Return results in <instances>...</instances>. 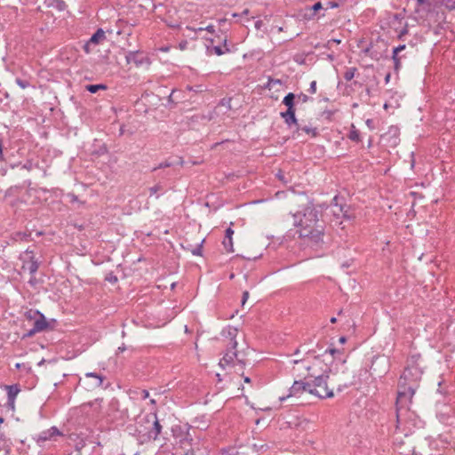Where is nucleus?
<instances>
[{
    "mask_svg": "<svg viewBox=\"0 0 455 455\" xmlns=\"http://www.w3.org/2000/svg\"><path fill=\"white\" fill-rule=\"evenodd\" d=\"M192 441H193L192 437L190 436L188 432H187L184 439L180 440V443L185 448L187 445L191 446V442Z\"/></svg>",
    "mask_w": 455,
    "mask_h": 455,
    "instance_id": "obj_30",
    "label": "nucleus"
},
{
    "mask_svg": "<svg viewBox=\"0 0 455 455\" xmlns=\"http://www.w3.org/2000/svg\"><path fill=\"white\" fill-rule=\"evenodd\" d=\"M346 340H347L346 337H340L339 338V342L342 343V344L345 343Z\"/></svg>",
    "mask_w": 455,
    "mask_h": 455,
    "instance_id": "obj_59",
    "label": "nucleus"
},
{
    "mask_svg": "<svg viewBox=\"0 0 455 455\" xmlns=\"http://www.w3.org/2000/svg\"><path fill=\"white\" fill-rule=\"evenodd\" d=\"M324 353L325 354L329 353V354L334 355L335 354L339 353V351L338 349H336V348H328V349L325 350Z\"/></svg>",
    "mask_w": 455,
    "mask_h": 455,
    "instance_id": "obj_51",
    "label": "nucleus"
},
{
    "mask_svg": "<svg viewBox=\"0 0 455 455\" xmlns=\"http://www.w3.org/2000/svg\"><path fill=\"white\" fill-rule=\"evenodd\" d=\"M21 168L27 171H31L33 169V164L31 161H27L24 164H22Z\"/></svg>",
    "mask_w": 455,
    "mask_h": 455,
    "instance_id": "obj_43",
    "label": "nucleus"
},
{
    "mask_svg": "<svg viewBox=\"0 0 455 455\" xmlns=\"http://www.w3.org/2000/svg\"><path fill=\"white\" fill-rule=\"evenodd\" d=\"M431 4L428 0H416L415 12L420 18L424 17V13L429 12Z\"/></svg>",
    "mask_w": 455,
    "mask_h": 455,
    "instance_id": "obj_13",
    "label": "nucleus"
},
{
    "mask_svg": "<svg viewBox=\"0 0 455 455\" xmlns=\"http://www.w3.org/2000/svg\"><path fill=\"white\" fill-rule=\"evenodd\" d=\"M356 68H347L345 73H344V78L346 81H350L354 78L355 76V74L356 72Z\"/></svg>",
    "mask_w": 455,
    "mask_h": 455,
    "instance_id": "obj_26",
    "label": "nucleus"
},
{
    "mask_svg": "<svg viewBox=\"0 0 455 455\" xmlns=\"http://www.w3.org/2000/svg\"><path fill=\"white\" fill-rule=\"evenodd\" d=\"M392 60L394 61V68L395 71H398L401 67V58L397 55L392 54Z\"/></svg>",
    "mask_w": 455,
    "mask_h": 455,
    "instance_id": "obj_31",
    "label": "nucleus"
},
{
    "mask_svg": "<svg viewBox=\"0 0 455 455\" xmlns=\"http://www.w3.org/2000/svg\"><path fill=\"white\" fill-rule=\"evenodd\" d=\"M220 365L222 368L225 367H233L235 368V371L239 373L243 371L244 362L243 359L238 358V354L236 347L235 349H230V346H227V350L224 356L220 361ZM243 375V372H241Z\"/></svg>",
    "mask_w": 455,
    "mask_h": 455,
    "instance_id": "obj_6",
    "label": "nucleus"
},
{
    "mask_svg": "<svg viewBox=\"0 0 455 455\" xmlns=\"http://www.w3.org/2000/svg\"><path fill=\"white\" fill-rule=\"evenodd\" d=\"M126 349L125 346L123 345L117 348L116 354L122 353Z\"/></svg>",
    "mask_w": 455,
    "mask_h": 455,
    "instance_id": "obj_57",
    "label": "nucleus"
},
{
    "mask_svg": "<svg viewBox=\"0 0 455 455\" xmlns=\"http://www.w3.org/2000/svg\"><path fill=\"white\" fill-rule=\"evenodd\" d=\"M297 98H298V101H300L302 103H306V102H307L310 100V98L307 95L304 94V93L299 94L297 96Z\"/></svg>",
    "mask_w": 455,
    "mask_h": 455,
    "instance_id": "obj_38",
    "label": "nucleus"
},
{
    "mask_svg": "<svg viewBox=\"0 0 455 455\" xmlns=\"http://www.w3.org/2000/svg\"><path fill=\"white\" fill-rule=\"evenodd\" d=\"M390 76H391V75H390L389 73H388V74H387V76H386V77H385V83H386V84H387V83L389 82V80H390Z\"/></svg>",
    "mask_w": 455,
    "mask_h": 455,
    "instance_id": "obj_58",
    "label": "nucleus"
},
{
    "mask_svg": "<svg viewBox=\"0 0 455 455\" xmlns=\"http://www.w3.org/2000/svg\"><path fill=\"white\" fill-rule=\"evenodd\" d=\"M339 196H336L333 197L332 202H331V206L338 208V210L339 209L340 205H342L341 204L339 203Z\"/></svg>",
    "mask_w": 455,
    "mask_h": 455,
    "instance_id": "obj_42",
    "label": "nucleus"
},
{
    "mask_svg": "<svg viewBox=\"0 0 455 455\" xmlns=\"http://www.w3.org/2000/svg\"><path fill=\"white\" fill-rule=\"evenodd\" d=\"M299 236L307 240V243L311 245H318L323 242V226L316 225L309 229H299Z\"/></svg>",
    "mask_w": 455,
    "mask_h": 455,
    "instance_id": "obj_7",
    "label": "nucleus"
},
{
    "mask_svg": "<svg viewBox=\"0 0 455 455\" xmlns=\"http://www.w3.org/2000/svg\"><path fill=\"white\" fill-rule=\"evenodd\" d=\"M213 39H211V44L206 45V51L208 54H216L218 56L223 55L225 53L230 52V47H226L223 49V47L219 45H213Z\"/></svg>",
    "mask_w": 455,
    "mask_h": 455,
    "instance_id": "obj_12",
    "label": "nucleus"
},
{
    "mask_svg": "<svg viewBox=\"0 0 455 455\" xmlns=\"http://www.w3.org/2000/svg\"><path fill=\"white\" fill-rule=\"evenodd\" d=\"M49 6H52L59 11L66 9L67 4L63 0H49Z\"/></svg>",
    "mask_w": 455,
    "mask_h": 455,
    "instance_id": "obj_20",
    "label": "nucleus"
},
{
    "mask_svg": "<svg viewBox=\"0 0 455 455\" xmlns=\"http://www.w3.org/2000/svg\"><path fill=\"white\" fill-rule=\"evenodd\" d=\"M143 420L149 424L147 427V433L140 436L141 442L156 441L162 433L163 427L160 424L156 413H149L146 415Z\"/></svg>",
    "mask_w": 455,
    "mask_h": 455,
    "instance_id": "obj_5",
    "label": "nucleus"
},
{
    "mask_svg": "<svg viewBox=\"0 0 455 455\" xmlns=\"http://www.w3.org/2000/svg\"><path fill=\"white\" fill-rule=\"evenodd\" d=\"M308 92L312 94L315 93L316 92V82L315 81H312L311 84H310V87L308 89Z\"/></svg>",
    "mask_w": 455,
    "mask_h": 455,
    "instance_id": "obj_44",
    "label": "nucleus"
},
{
    "mask_svg": "<svg viewBox=\"0 0 455 455\" xmlns=\"http://www.w3.org/2000/svg\"><path fill=\"white\" fill-rule=\"evenodd\" d=\"M336 322H337L336 317H331V323H335Z\"/></svg>",
    "mask_w": 455,
    "mask_h": 455,
    "instance_id": "obj_62",
    "label": "nucleus"
},
{
    "mask_svg": "<svg viewBox=\"0 0 455 455\" xmlns=\"http://www.w3.org/2000/svg\"><path fill=\"white\" fill-rule=\"evenodd\" d=\"M300 353V349L299 348H297L295 351H294V355H297Z\"/></svg>",
    "mask_w": 455,
    "mask_h": 455,
    "instance_id": "obj_61",
    "label": "nucleus"
},
{
    "mask_svg": "<svg viewBox=\"0 0 455 455\" xmlns=\"http://www.w3.org/2000/svg\"><path fill=\"white\" fill-rule=\"evenodd\" d=\"M5 389L7 390V396H8V403L13 407L14 406V400L20 391L18 385H11V386H5Z\"/></svg>",
    "mask_w": 455,
    "mask_h": 455,
    "instance_id": "obj_15",
    "label": "nucleus"
},
{
    "mask_svg": "<svg viewBox=\"0 0 455 455\" xmlns=\"http://www.w3.org/2000/svg\"><path fill=\"white\" fill-rule=\"evenodd\" d=\"M16 84L22 89L28 88L29 86L28 81L20 78H16Z\"/></svg>",
    "mask_w": 455,
    "mask_h": 455,
    "instance_id": "obj_34",
    "label": "nucleus"
},
{
    "mask_svg": "<svg viewBox=\"0 0 455 455\" xmlns=\"http://www.w3.org/2000/svg\"><path fill=\"white\" fill-rule=\"evenodd\" d=\"M107 39L105 32L102 28L97 29V31L88 40L93 46L102 44Z\"/></svg>",
    "mask_w": 455,
    "mask_h": 455,
    "instance_id": "obj_16",
    "label": "nucleus"
},
{
    "mask_svg": "<svg viewBox=\"0 0 455 455\" xmlns=\"http://www.w3.org/2000/svg\"><path fill=\"white\" fill-rule=\"evenodd\" d=\"M56 435H60V432L56 427H52L48 430L43 431L36 437V442L38 443H44L47 440H51L52 437Z\"/></svg>",
    "mask_w": 455,
    "mask_h": 455,
    "instance_id": "obj_11",
    "label": "nucleus"
},
{
    "mask_svg": "<svg viewBox=\"0 0 455 455\" xmlns=\"http://www.w3.org/2000/svg\"><path fill=\"white\" fill-rule=\"evenodd\" d=\"M207 30L208 32L213 33L214 32V27L212 25L207 26L205 28H200L198 30Z\"/></svg>",
    "mask_w": 455,
    "mask_h": 455,
    "instance_id": "obj_53",
    "label": "nucleus"
},
{
    "mask_svg": "<svg viewBox=\"0 0 455 455\" xmlns=\"http://www.w3.org/2000/svg\"><path fill=\"white\" fill-rule=\"evenodd\" d=\"M290 363L293 365H297V364H300V363H302L303 366L306 365L305 359L304 358L299 359V356H296V359L291 360Z\"/></svg>",
    "mask_w": 455,
    "mask_h": 455,
    "instance_id": "obj_40",
    "label": "nucleus"
},
{
    "mask_svg": "<svg viewBox=\"0 0 455 455\" xmlns=\"http://www.w3.org/2000/svg\"><path fill=\"white\" fill-rule=\"evenodd\" d=\"M188 90L189 91H194L196 92H201L204 91V88H203V85H196V86H188L187 87Z\"/></svg>",
    "mask_w": 455,
    "mask_h": 455,
    "instance_id": "obj_41",
    "label": "nucleus"
},
{
    "mask_svg": "<svg viewBox=\"0 0 455 455\" xmlns=\"http://www.w3.org/2000/svg\"><path fill=\"white\" fill-rule=\"evenodd\" d=\"M306 354H307V355H313V354H314V350H311V349H310V350L307 351V353H306Z\"/></svg>",
    "mask_w": 455,
    "mask_h": 455,
    "instance_id": "obj_63",
    "label": "nucleus"
},
{
    "mask_svg": "<svg viewBox=\"0 0 455 455\" xmlns=\"http://www.w3.org/2000/svg\"><path fill=\"white\" fill-rule=\"evenodd\" d=\"M220 41L222 43V47L225 49L226 47H229V44H228L227 36H224L223 39L220 38Z\"/></svg>",
    "mask_w": 455,
    "mask_h": 455,
    "instance_id": "obj_48",
    "label": "nucleus"
},
{
    "mask_svg": "<svg viewBox=\"0 0 455 455\" xmlns=\"http://www.w3.org/2000/svg\"><path fill=\"white\" fill-rule=\"evenodd\" d=\"M85 88L91 93H96L100 89L101 90H106L107 86L102 84H88V85H86Z\"/></svg>",
    "mask_w": 455,
    "mask_h": 455,
    "instance_id": "obj_22",
    "label": "nucleus"
},
{
    "mask_svg": "<svg viewBox=\"0 0 455 455\" xmlns=\"http://www.w3.org/2000/svg\"><path fill=\"white\" fill-rule=\"evenodd\" d=\"M406 48L405 44H400L397 47L394 48L393 54L395 56L399 54V52H403Z\"/></svg>",
    "mask_w": 455,
    "mask_h": 455,
    "instance_id": "obj_39",
    "label": "nucleus"
},
{
    "mask_svg": "<svg viewBox=\"0 0 455 455\" xmlns=\"http://www.w3.org/2000/svg\"><path fill=\"white\" fill-rule=\"evenodd\" d=\"M173 448L169 445H162L158 450L157 455H175Z\"/></svg>",
    "mask_w": 455,
    "mask_h": 455,
    "instance_id": "obj_23",
    "label": "nucleus"
},
{
    "mask_svg": "<svg viewBox=\"0 0 455 455\" xmlns=\"http://www.w3.org/2000/svg\"><path fill=\"white\" fill-rule=\"evenodd\" d=\"M442 4L448 9H455V0H442Z\"/></svg>",
    "mask_w": 455,
    "mask_h": 455,
    "instance_id": "obj_33",
    "label": "nucleus"
},
{
    "mask_svg": "<svg viewBox=\"0 0 455 455\" xmlns=\"http://www.w3.org/2000/svg\"><path fill=\"white\" fill-rule=\"evenodd\" d=\"M234 234V230L231 228L226 229V239H231Z\"/></svg>",
    "mask_w": 455,
    "mask_h": 455,
    "instance_id": "obj_46",
    "label": "nucleus"
},
{
    "mask_svg": "<svg viewBox=\"0 0 455 455\" xmlns=\"http://www.w3.org/2000/svg\"><path fill=\"white\" fill-rule=\"evenodd\" d=\"M85 376L87 378H95L98 379V383H97V387H100L102 385V382H103V378L99 375L98 373H95V372H88L85 374Z\"/></svg>",
    "mask_w": 455,
    "mask_h": 455,
    "instance_id": "obj_28",
    "label": "nucleus"
},
{
    "mask_svg": "<svg viewBox=\"0 0 455 455\" xmlns=\"http://www.w3.org/2000/svg\"><path fill=\"white\" fill-rule=\"evenodd\" d=\"M150 403H151V404H156V400H155V399H151V400H150Z\"/></svg>",
    "mask_w": 455,
    "mask_h": 455,
    "instance_id": "obj_64",
    "label": "nucleus"
},
{
    "mask_svg": "<svg viewBox=\"0 0 455 455\" xmlns=\"http://www.w3.org/2000/svg\"><path fill=\"white\" fill-rule=\"evenodd\" d=\"M36 333L37 332L33 328H31L23 335V338H30L34 336Z\"/></svg>",
    "mask_w": 455,
    "mask_h": 455,
    "instance_id": "obj_45",
    "label": "nucleus"
},
{
    "mask_svg": "<svg viewBox=\"0 0 455 455\" xmlns=\"http://www.w3.org/2000/svg\"><path fill=\"white\" fill-rule=\"evenodd\" d=\"M423 371L417 363L416 356H411L408 366L404 369L399 379V390L397 395L413 396L419 386Z\"/></svg>",
    "mask_w": 455,
    "mask_h": 455,
    "instance_id": "obj_1",
    "label": "nucleus"
},
{
    "mask_svg": "<svg viewBox=\"0 0 455 455\" xmlns=\"http://www.w3.org/2000/svg\"><path fill=\"white\" fill-rule=\"evenodd\" d=\"M364 52L368 54L371 59L378 60V53L376 52H372L371 47H367L364 50Z\"/></svg>",
    "mask_w": 455,
    "mask_h": 455,
    "instance_id": "obj_35",
    "label": "nucleus"
},
{
    "mask_svg": "<svg viewBox=\"0 0 455 455\" xmlns=\"http://www.w3.org/2000/svg\"><path fill=\"white\" fill-rule=\"evenodd\" d=\"M41 315L39 311L34 309H29L25 312V317L28 322H34Z\"/></svg>",
    "mask_w": 455,
    "mask_h": 455,
    "instance_id": "obj_21",
    "label": "nucleus"
},
{
    "mask_svg": "<svg viewBox=\"0 0 455 455\" xmlns=\"http://www.w3.org/2000/svg\"><path fill=\"white\" fill-rule=\"evenodd\" d=\"M413 396L397 395L395 403V414L398 425H415L417 414L411 411L410 404Z\"/></svg>",
    "mask_w": 455,
    "mask_h": 455,
    "instance_id": "obj_3",
    "label": "nucleus"
},
{
    "mask_svg": "<svg viewBox=\"0 0 455 455\" xmlns=\"http://www.w3.org/2000/svg\"><path fill=\"white\" fill-rule=\"evenodd\" d=\"M292 216L293 225L300 229H309L316 225H321L318 220V212L312 204L307 205L303 212H298Z\"/></svg>",
    "mask_w": 455,
    "mask_h": 455,
    "instance_id": "obj_4",
    "label": "nucleus"
},
{
    "mask_svg": "<svg viewBox=\"0 0 455 455\" xmlns=\"http://www.w3.org/2000/svg\"><path fill=\"white\" fill-rule=\"evenodd\" d=\"M192 253L194 255H201V253H202V244H200L195 250H193Z\"/></svg>",
    "mask_w": 455,
    "mask_h": 455,
    "instance_id": "obj_47",
    "label": "nucleus"
},
{
    "mask_svg": "<svg viewBox=\"0 0 455 455\" xmlns=\"http://www.w3.org/2000/svg\"><path fill=\"white\" fill-rule=\"evenodd\" d=\"M127 63L133 62L136 66H140L143 63V58H139L138 52H129L125 56Z\"/></svg>",
    "mask_w": 455,
    "mask_h": 455,
    "instance_id": "obj_18",
    "label": "nucleus"
},
{
    "mask_svg": "<svg viewBox=\"0 0 455 455\" xmlns=\"http://www.w3.org/2000/svg\"><path fill=\"white\" fill-rule=\"evenodd\" d=\"M346 205H340L339 209V212H337L335 210H333V214L339 216V213H342L343 218L347 220H351L352 216L347 212V210H345Z\"/></svg>",
    "mask_w": 455,
    "mask_h": 455,
    "instance_id": "obj_25",
    "label": "nucleus"
},
{
    "mask_svg": "<svg viewBox=\"0 0 455 455\" xmlns=\"http://www.w3.org/2000/svg\"><path fill=\"white\" fill-rule=\"evenodd\" d=\"M266 445L265 444H253V448L255 450V452H258L259 451L262 450Z\"/></svg>",
    "mask_w": 455,
    "mask_h": 455,
    "instance_id": "obj_52",
    "label": "nucleus"
},
{
    "mask_svg": "<svg viewBox=\"0 0 455 455\" xmlns=\"http://www.w3.org/2000/svg\"><path fill=\"white\" fill-rule=\"evenodd\" d=\"M249 298V292L247 291H243V299H242V304L243 305L247 299Z\"/></svg>",
    "mask_w": 455,
    "mask_h": 455,
    "instance_id": "obj_54",
    "label": "nucleus"
},
{
    "mask_svg": "<svg viewBox=\"0 0 455 455\" xmlns=\"http://www.w3.org/2000/svg\"><path fill=\"white\" fill-rule=\"evenodd\" d=\"M314 390L311 389V386L308 384V380L305 379V376L303 379L295 380L292 386L290 387L289 395L287 397L291 396H300L303 393H315Z\"/></svg>",
    "mask_w": 455,
    "mask_h": 455,
    "instance_id": "obj_8",
    "label": "nucleus"
},
{
    "mask_svg": "<svg viewBox=\"0 0 455 455\" xmlns=\"http://www.w3.org/2000/svg\"><path fill=\"white\" fill-rule=\"evenodd\" d=\"M93 45L92 44H90L89 41H87L84 44V51L89 54L91 53L92 51H93Z\"/></svg>",
    "mask_w": 455,
    "mask_h": 455,
    "instance_id": "obj_37",
    "label": "nucleus"
},
{
    "mask_svg": "<svg viewBox=\"0 0 455 455\" xmlns=\"http://www.w3.org/2000/svg\"><path fill=\"white\" fill-rule=\"evenodd\" d=\"M299 131H303L307 134H312V136H314V137H315L317 135L316 129L315 128H311L309 126L299 127L298 125L297 126V132H299Z\"/></svg>",
    "mask_w": 455,
    "mask_h": 455,
    "instance_id": "obj_24",
    "label": "nucleus"
},
{
    "mask_svg": "<svg viewBox=\"0 0 455 455\" xmlns=\"http://www.w3.org/2000/svg\"><path fill=\"white\" fill-rule=\"evenodd\" d=\"M323 9V5L321 4V2H317L315 3L314 5L311 6V8L309 9V11L311 12V13L309 14V16H314L316 12H318L319 10Z\"/></svg>",
    "mask_w": 455,
    "mask_h": 455,
    "instance_id": "obj_29",
    "label": "nucleus"
},
{
    "mask_svg": "<svg viewBox=\"0 0 455 455\" xmlns=\"http://www.w3.org/2000/svg\"><path fill=\"white\" fill-rule=\"evenodd\" d=\"M20 259L23 261L21 269L28 270L29 274L34 277L36 273L39 264L34 259L32 251H26L23 255L20 256Z\"/></svg>",
    "mask_w": 455,
    "mask_h": 455,
    "instance_id": "obj_9",
    "label": "nucleus"
},
{
    "mask_svg": "<svg viewBox=\"0 0 455 455\" xmlns=\"http://www.w3.org/2000/svg\"><path fill=\"white\" fill-rule=\"evenodd\" d=\"M244 382L246 383H250L251 382V379L249 377H244Z\"/></svg>",
    "mask_w": 455,
    "mask_h": 455,
    "instance_id": "obj_60",
    "label": "nucleus"
},
{
    "mask_svg": "<svg viewBox=\"0 0 455 455\" xmlns=\"http://www.w3.org/2000/svg\"><path fill=\"white\" fill-rule=\"evenodd\" d=\"M0 160L3 161L4 160V153H3V144H2V141L0 140Z\"/></svg>",
    "mask_w": 455,
    "mask_h": 455,
    "instance_id": "obj_56",
    "label": "nucleus"
},
{
    "mask_svg": "<svg viewBox=\"0 0 455 455\" xmlns=\"http://www.w3.org/2000/svg\"><path fill=\"white\" fill-rule=\"evenodd\" d=\"M173 165V163L170 161H164L161 163L157 167L154 168L153 171H156V169H162V168H167Z\"/></svg>",
    "mask_w": 455,
    "mask_h": 455,
    "instance_id": "obj_36",
    "label": "nucleus"
},
{
    "mask_svg": "<svg viewBox=\"0 0 455 455\" xmlns=\"http://www.w3.org/2000/svg\"><path fill=\"white\" fill-rule=\"evenodd\" d=\"M348 138L355 142H358L360 140V133L357 130L355 129L353 126V129L350 131Z\"/></svg>",
    "mask_w": 455,
    "mask_h": 455,
    "instance_id": "obj_27",
    "label": "nucleus"
},
{
    "mask_svg": "<svg viewBox=\"0 0 455 455\" xmlns=\"http://www.w3.org/2000/svg\"><path fill=\"white\" fill-rule=\"evenodd\" d=\"M280 116L284 120V123L288 125V127H291L292 125H299L298 120L295 116V111L281 112Z\"/></svg>",
    "mask_w": 455,
    "mask_h": 455,
    "instance_id": "obj_14",
    "label": "nucleus"
},
{
    "mask_svg": "<svg viewBox=\"0 0 455 455\" xmlns=\"http://www.w3.org/2000/svg\"><path fill=\"white\" fill-rule=\"evenodd\" d=\"M304 369L307 371V374L305 375V379L308 380L311 389H315V393H310V395L322 399L333 396V391L327 386L329 371L325 370L323 373L316 374L315 372L311 371V365H304Z\"/></svg>",
    "mask_w": 455,
    "mask_h": 455,
    "instance_id": "obj_2",
    "label": "nucleus"
},
{
    "mask_svg": "<svg viewBox=\"0 0 455 455\" xmlns=\"http://www.w3.org/2000/svg\"><path fill=\"white\" fill-rule=\"evenodd\" d=\"M48 327V323L44 317V315L42 314L39 315L34 322H33V329L36 332H41L44 330H46Z\"/></svg>",
    "mask_w": 455,
    "mask_h": 455,
    "instance_id": "obj_17",
    "label": "nucleus"
},
{
    "mask_svg": "<svg viewBox=\"0 0 455 455\" xmlns=\"http://www.w3.org/2000/svg\"><path fill=\"white\" fill-rule=\"evenodd\" d=\"M295 94L292 92H289L283 100V104H284L287 107L286 111H295L294 108V100H295Z\"/></svg>",
    "mask_w": 455,
    "mask_h": 455,
    "instance_id": "obj_19",
    "label": "nucleus"
},
{
    "mask_svg": "<svg viewBox=\"0 0 455 455\" xmlns=\"http://www.w3.org/2000/svg\"><path fill=\"white\" fill-rule=\"evenodd\" d=\"M407 33H408V28H407V27H405V28H403V29L401 30V32L399 33V35H398V38H399V39H402V38L403 37V36H404V35H406Z\"/></svg>",
    "mask_w": 455,
    "mask_h": 455,
    "instance_id": "obj_50",
    "label": "nucleus"
},
{
    "mask_svg": "<svg viewBox=\"0 0 455 455\" xmlns=\"http://www.w3.org/2000/svg\"><path fill=\"white\" fill-rule=\"evenodd\" d=\"M148 396H149V393L148 390H146V389L141 390L142 399H147V398H148Z\"/></svg>",
    "mask_w": 455,
    "mask_h": 455,
    "instance_id": "obj_55",
    "label": "nucleus"
},
{
    "mask_svg": "<svg viewBox=\"0 0 455 455\" xmlns=\"http://www.w3.org/2000/svg\"><path fill=\"white\" fill-rule=\"evenodd\" d=\"M223 245L226 248V250L229 252L233 251V241L231 239H225L223 241Z\"/></svg>",
    "mask_w": 455,
    "mask_h": 455,
    "instance_id": "obj_32",
    "label": "nucleus"
},
{
    "mask_svg": "<svg viewBox=\"0 0 455 455\" xmlns=\"http://www.w3.org/2000/svg\"><path fill=\"white\" fill-rule=\"evenodd\" d=\"M238 334V329L228 326L222 330L221 335L227 339V346H230V349H235L237 347L236 336Z\"/></svg>",
    "mask_w": 455,
    "mask_h": 455,
    "instance_id": "obj_10",
    "label": "nucleus"
},
{
    "mask_svg": "<svg viewBox=\"0 0 455 455\" xmlns=\"http://www.w3.org/2000/svg\"><path fill=\"white\" fill-rule=\"evenodd\" d=\"M159 189H160L159 186H154V187L150 188H149L150 196H153L154 194H156Z\"/></svg>",
    "mask_w": 455,
    "mask_h": 455,
    "instance_id": "obj_49",
    "label": "nucleus"
}]
</instances>
